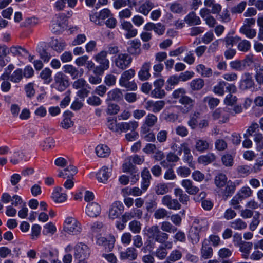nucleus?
I'll return each instance as SVG.
<instances>
[{"label": "nucleus", "mask_w": 263, "mask_h": 263, "mask_svg": "<svg viewBox=\"0 0 263 263\" xmlns=\"http://www.w3.org/2000/svg\"><path fill=\"white\" fill-rule=\"evenodd\" d=\"M101 207L96 202H91L88 203L86 209V213L90 217H96L101 212Z\"/></svg>", "instance_id": "nucleus-24"}, {"label": "nucleus", "mask_w": 263, "mask_h": 263, "mask_svg": "<svg viewBox=\"0 0 263 263\" xmlns=\"http://www.w3.org/2000/svg\"><path fill=\"white\" fill-rule=\"evenodd\" d=\"M216 159V156L213 153H208L206 155H201L198 158V161L200 164L208 165Z\"/></svg>", "instance_id": "nucleus-38"}, {"label": "nucleus", "mask_w": 263, "mask_h": 263, "mask_svg": "<svg viewBox=\"0 0 263 263\" xmlns=\"http://www.w3.org/2000/svg\"><path fill=\"white\" fill-rule=\"evenodd\" d=\"M254 86V82L252 73L249 72L244 73L239 82V88L242 90H246Z\"/></svg>", "instance_id": "nucleus-7"}, {"label": "nucleus", "mask_w": 263, "mask_h": 263, "mask_svg": "<svg viewBox=\"0 0 263 263\" xmlns=\"http://www.w3.org/2000/svg\"><path fill=\"white\" fill-rule=\"evenodd\" d=\"M228 178L223 173L218 174L214 178V183L216 187L221 189L225 186L228 183Z\"/></svg>", "instance_id": "nucleus-37"}, {"label": "nucleus", "mask_w": 263, "mask_h": 263, "mask_svg": "<svg viewBox=\"0 0 263 263\" xmlns=\"http://www.w3.org/2000/svg\"><path fill=\"white\" fill-rule=\"evenodd\" d=\"M107 126L108 128L114 132H118L120 130L119 123H117L116 118H107Z\"/></svg>", "instance_id": "nucleus-53"}, {"label": "nucleus", "mask_w": 263, "mask_h": 263, "mask_svg": "<svg viewBox=\"0 0 263 263\" xmlns=\"http://www.w3.org/2000/svg\"><path fill=\"white\" fill-rule=\"evenodd\" d=\"M184 21L189 26H196L201 24V21L194 12H190L184 18Z\"/></svg>", "instance_id": "nucleus-34"}, {"label": "nucleus", "mask_w": 263, "mask_h": 263, "mask_svg": "<svg viewBox=\"0 0 263 263\" xmlns=\"http://www.w3.org/2000/svg\"><path fill=\"white\" fill-rule=\"evenodd\" d=\"M151 67V63L150 62L143 63L138 73V78L141 81H144L149 79L151 77L149 72Z\"/></svg>", "instance_id": "nucleus-18"}, {"label": "nucleus", "mask_w": 263, "mask_h": 263, "mask_svg": "<svg viewBox=\"0 0 263 263\" xmlns=\"http://www.w3.org/2000/svg\"><path fill=\"white\" fill-rule=\"evenodd\" d=\"M181 185L189 195H195L199 191V188L195 186L191 180L183 179L181 181Z\"/></svg>", "instance_id": "nucleus-16"}, {"label": "nucleus", "mask_w": 263, "mask_h": 263, "mask_svg": "<svg viewBox=\"0 0 263 263\" xmlns=\"http://www.w3.org/2000/svg\"><path fill=\"white\" fill-rule=\"evenodd\" d=\"M209 143L206 140L203 139H198L196 142V149L200 152H203L208 149Z\"/></svg>", "instance_id": "nucleus-54"}, {"label": "nucleus", "mask_w": 263, "mask_h": 263, "mask_svg": "<svg viewBox=\"0 0 263 263\" xmlns=\"http://www.w3.org/2000/svg\"><path fill=\"white\" fill-rule=\"evenodd\" d=\"M203 3L204 6L210 8L211 13L213 14H219L221 11V5L217 3L215 0H204Z\"/></svg>", "instance_id": "nucleus-23"}, {"label": "nucleus", "mask_w": 263, "mask_h": 263, "mask_svg": "<svg viewBox=\"0 0 263 263\" xmlns=\"http://www.w3.org/2000/svg\"><path fill=\"white\" fill-rule=\"evenodd\" d=\"M107 52L101 51L93 57L95 60L98 63L100 66L104 68L108 69L109 67V61L106 58Z\"/></svg>", "instance_id": "nucleus-22"}, {"label": "nucleus", "mask_w": 263, "mask_h": 263, "mask_svg": "<svg viewBox=\"0 0 263 263\" xmlns=\"http://www.w3.org/2000/svg\"><path fill=\"white\" fill-rule=\"evenodd\" d=\"M230 226L234 230H242L247 228V224L241 219L238 218L231 222Z\"/></svg>", "instance_id": "nucleus-48"}, {"label": "nucleus", "mask_w": 263, "mask_h": 263, "mask_svg": "<svg viewBox=\"0 0 263 263\" xmlns=\"http://www.w3.org/2000/svg\"><path fill=\"white\" fill-rule=\"evenodd\" d=\"M238 247H239V251L242 253V257L245 259L248 258L251 250L253 248L252 242L244 241Z\"/></svg>", "instance_id": "nucleus-33"}, {"label": "nucleus", "mask_w": 263, "mask_h": 263, "mask_svg": "<svg viewBox=\"0 0 263 263\" xmlns=\"http://www.w3.org/2000/svg\"><path fill=\"white\" fill-rule=\"evenodd\" d=\"M133 59L128 53H119L114 60L115 65L120 69L124 70L131 64Z\"/></svg>", "instance_id": "nucleus-6"}, {"label": "nucleus", "mask_w": 263, "mask_h": 263, "mask_svg": "<svg viewBox=\"0 0 263 263\" xmlns=\"http://www.w3.org/2000/svg\"><path fill=\"white\" fill-rule=\"evenodd\" d=\"M141 176L142 178L141 188L144 191H145L149 186L150 181L152 178L150 172L147 168L143 169L141 173Z\"/></svg>", "instance_id": "nucleus-29"}, {"label": "nucleus", "mask_w": 263, "mask_h": 263, "mask_svg": "<svg viewBox=\"0 0 263 263\" xmlns=\"http://www.w3.org/2000/svg\"><path fill=\"white\" fill-rule=\"evenodd\" d=\"M213 255V250L209 243L207 239H204L202 242V246L200 249V258L206 260L211 258Z\"/></svg>", "instance_id": "nucleus-12"}, {"label": "nucleus", "mask_w": 263, "mask_h": 263, "mask_svg": "<svg viewBox=\"0 0 263 263\" xmlns=\"http://www.w3.org/2000/svg\"><path fill=\"white\" fill-rule=\"evenodd\" d=\"M51 74L52 71L49 68H46L41 71L40 77L45 83L49 84L52 81Z\"/></svg>", "instance_id": "nucleus-55"}, {"label": "nucleus", "mask_w": 263, "mask_h": 263, "mask_svg": "<svg viewBox=\"0 0 263 263\" xmlns=\"http://www.w3.org/2000/svg\"><path fill=\"white\" fill-rule=\"evenodd\" d=\"M147 233L150 238L154 239L156 241L163 243L169 238V235L161 231L158 226L153 225L147 229Z\"/></svg>", "instance_id": "nucleus-4"}, {"label": "nucleus", "mask_w": 263, "mask_h": 263, "mask_svg": "<svg viewBox=\"0 0 263 263\" xmlns=\"http://www.w3.org/2000/svg\"><path fill=\"white\" fill-rule=\"evenodd\" d=\"M54 140L52 137L46 138L41 144L43 150L47 151L54 147Z\"/></svg>", "instance_id": "nucleus-56"}, {"label": "nucleus", "mask_w": 263, "mask_h": 263, "mask_svg": "<svg viewBox=\"0 0 263 263\" xmlns=\"http://www.w3.org/2000/svg\"><path fill=\"white\" fill-rule=\"evenodd\" d=\"M96 153L99 157H106L109 156L110 154V149L106 145L100 144L96 147Z\"/></svg>", "instance_id": "nucleus-40"}, {"label": "nucleus", "mask_w": 263, "mask_h": 263, "mask_svg": "<svg viewBox=\"0 0 263 263\" xmlns=\"http://www.w3.org/2000/svg\"><path fill=\"white\" fill-rule=\"evenodd\" d=\"M252 194V191L249 187L245 186L242 187L237 193V194L242 199V200L249 197H250Z\"/></svg>", "instance_id": "nucleus-64"}, {"label": "nucleus", "mask_w": 263, "mask_h": 263, "mask_svg": "<svg viewBox=\"0 0 263 263\" xmlns=\"http://www.w3.org/2000/svg\"><path fill=\"white\" fill-rule=\"evenodd\" d=\"M151 96L153 98L162 99L165 97L166 92L162 88L155 87V88L151 91Z\"/></svg>", "instance_id": "nucleus-63"}, {"label": "nucleus", "mask_w": 263, "mask_h": 263, "mask_svg": "<svg viewBox=\"0 0 263 263\" xmlns=\"http://www.w3.org/2000/svg\"><path fill=\"white\" fill-rule=\"evenodd\" d=\"M138 122L136 121H131L129 122L119 123L120 131L126 132L128 130L131 132L135 130L138 127Z\"/></svg>", "instance_id": "nucleus-32"}, {"label": "nucleus", "mask_w": 263, "mask_h": 263, "mask_svg": "<svg viewBox=\"0 0 263 263\" xmlns=\"http://www.w3.org/2000/svg\"><path fill=\"white\" fill-rule=\"evenodd\" d=\"M182 257V252L179 250L174 249L171 252L166 259L173 263L181 259Z\"/></svg>", "instance_id": "nucleus-51"}, {"label": "nucleus", "mask_w": 263, "mask_h": 263, "mask_svg": "<svg viewBox=\"0 0 263 263\" xmlns=\"http://www.w3.org/2000/svg\"><path fill=\"white\" fill-rule=\"evenodd\" d=\"M234 32L229 33L224 38L221 39V41L223 42L225 44V46L226 47H232L233 45L240 41H241V38L238 36H233V34Z\"/></svg>", "instance_id": "nucleus-27"}, {"label": "nucleus", "mask_w": 263, "mask_h": 263, "mask_svg": "<svg viewBox=\"0 0 263 263\" xmlns=\"http://www.w3.org/2000/svg\"><path fill=\"white\" fill-rule=\"evenodd\" d=\"M165 104V101L164 100L148 101L146 103L145 107L147 109L151 110L154 113H158L164 107Z\"/></svg>", "instance_id": "nucleus-15"}, {"label": "nucleus", "mask_w": 263, "mask_h": 263, "mask_svg": "<svg viewBox=\"0 0 263 263\" xmlns=\"http://www.w3.org/2000/svg\"><path fill=\"white\" fill-rule=\"evenodd\" d=\"M170 189L167 183H159L155 187V193L158 195H163L169 192Z\"/></svg>", "instance_id": "nucleus-46"}, {"label": "nucleus", "mask_w": 263, "mask_h": 263, "mask_svg": "<svg viewBox=\"0 0 263 263\" xmlns=\"http://www.w3.org/2000/svg\"><path fill=\"white\" fill-rule=\"evenodd\" d=\"M70 112H65L64 114V119L61 123V126L63 128L68 129L73 125V121H71Z\"/></svg>", "instance_id": "nucleus-47"}, {"label": "nucleus", "mask_w": 263, "mask_h": 263, "mask_svg": "<svg viewBox=\"0 0 263 263\" xmlns=\"http://www.w3.org/2000/svg\"><path fill=\"white\" fill-rule=\"evenodd\" d=\"M143 215V212L141 210L133 208L130 212H125L122 216V221L127 222L132 218H137L141 219Z\"/></svg>", "instance_id": "nucleus-19"}, {"label": "nucleus", "mask_w": 263, "mask_h": 263, "mask_svg": "<svg viewBox=\"0 0 263 263\" xmlns=\"http://www.w3.org/2000/svg\"><path fill=\"white\" fill-rule=\"evenodd\" d=\"M22 160L25 161L28 160L25 154L22 152H16L14 153L12 157L10 159V162L13 164H17Z\"/></svg>", "instance_id": "nucleus-44"}, {"label": "nucleus", "mask_w": 263, "mask_h": 263, "mask_svg": "<svg viewBox=\"0 0 263 263\" xmlns=\"http://www.w3.org/2000/svg\"><path fill=\"white\" fill-rule=\"evenodd\" d=\"M77 167L73 165H69L65 168L63 171H59L58 175V177L63 178H72L77 173Z\"/></svg>", "instance_id": "nucleus-30"}, {"label": "nucleus", "mask_w": 263, "mask_h": 263, "mask_svg": "<svg viewBox=\"0 0 263 263\" xmlns=\"http://www.w3.org/2000/svg\"><path fill=\"white\" fill-rule=\"evenodd\" d=\"M70 85L69 79L63 72H58L54 76V82L52 87L59 91H63L69 87Z\"/></svg>", "instance_id": "nucleus-3"}, {"label": "nucleus", "mask_w": 263, "mask_h": 263, "mask_svg": "<svg viewBox=\"0 0 263 263\" xmlns=\"http://www.w3.org/2000/svg\"><path fill=\"white\" fill-rule=\"evenodd\" d=\"M162 204L170 210H178L181 209V205L176 199H172L170 195H167L162 198Z\"/></svg>", "instance_id": "nucleus-11"}, {"label": "nucleus", "mask_w": 263, "mask_h": 263, "mask_svg": "<svg viewBox=\"0 0 263 263\" xmlns=\"http://www.w3.org/2000/svg\"><path fill=\"white\" fill-rule=\"evenodd\" d=\"M199 116L200 113L198 112H195L191 115L187 124L192 129H195L197 126L198 119L199 118Z\"/></svg>", "instance_id": "nucleus-58"}, {"label": "nucleus", "mask_w": 263, "mask_h": 263, "mask_svg": "<svg viewBox=\"0 0 263 263\" xmlns=\"http://www.w3.org/2000/svg\"><path fill=\"white\" fill-rule=\"evenodd\" d=\"M197 71L203 77H210L213 71L211 68L206 67L203 64H199L196 66Z\"/></svg>", "instance_id": "nucleus-42"}, {"label": "nucleus", "mask_w": 263, "mask_h": 263, "mask_svg": "<svg viewBox=\"0 0 263 263\" xmlns=\"http://www.w3.org/2000/svg\"><path fill=\"white\" fill-rule=\"evenodd\" d=\"M154 7V4L153 3L147 1L139 7L138 12L146 16Z\"/></svg>", "instance_id": "nucleus-41"}, {"label": "nucleus", "mask_w": 263, "mask_h": 263, "mask_svg": "<svg viewBox=\"0 0 263 263\" xmlns=\"http://www.w3.org/2000/svg\"><path fill=\"white\" fill-rule=\"evenodd\" d=\"M236 184L231 180L228 181L225 185V188L221 191L222 199L226 200L229 197L232 196L236 190Z\"/></svg>", "instance_id": "nucleus-20"}, {"label": "nucleus", "mask_w": 263, "mask_h": 263, "mask_svg": "<svg viewBox=\"0 0 263 263\" xmlns=\"http://www.w3.org/2000/svg\"><path fill=\"white\" fill-rule=\"evenodd\" d=\"M124 210V207L122 203L120 201L114 202L109 210V218L112 219L118 218L123 213Z\"/></svg>", "instance_id": "nucleus-14"}, {"label": "nucleus", "mask_w": 263, "mask_h": 263, "mask_svg": "<svg viewBox=\"0 0 263 263\" xmlns=\"http://www.w3.org/2000/svg\"><path fill=\"white\" fill-rule=\"evenodd\" d=\"M229 109L227 108L216 109L213 113V118L215 120L219 119L220 121L226 123L229 118L230 112L228 111ZM231 114H233V112H231Z\"/></svg>", "instance_id": "nucleus-17"}, {"label": "nucleus", "mask_w": 263, "mask_h": 263, "mask_svg": "<svg viewBox=\"0 0 263 263\" xmlns=\"http://www.w3.org/2000/svg\"><path fill=\"white\" fill-rule=\"evenodd\" d=\"M194 230L199 232L206 231L209 228V223L205 219H195L193 222Z\"/></svg>", "instance_id": "nucleus-28"}, {"label": "nucleus", "mask_w": 263, "mask_h": 263, "mask_svg": "<svg viewBox=\"0 0 263 263\" xmlns=\"http://www.w3.org/2000/svg\"><path fill=\"white\" fill-rule=\"evenodd\" d=\"M119 256L121 260H129L133 261L137 258L138 251L135 247H130L125 251L120 252Z\"/></svg>", "instance_id": "nucleus-9"}, {"label": "nucleus", "mask_w": 263, "mask_h": 263, "mask_svg": "<svg viewBox=\"0 0 263 263\" xmlns=\"http://www.w3.org/2000/svg\"><path fill=\"white\" fill-rule=\"evenodd\" d=\"M77 80L74 81L72 84V87L76 89H82L84 87H87L88 88H91L89 84L87 83L85 80L83 78H80L77 79Z\"/></svg>", "instance_id": "nucleus-60"}, {"label": "nucleus", "mask_w": 263, "mask_h": 263, "mask_svg": "<svg viewBox=\"0 0 263 263\" xmlns=\"http://www.w3.org/2000/svg\"><path fill=\"white\" fill-rule=\"evenodd\" d=\"M74 257L77 258H88L91 254L90 248L83 242L78 243L73 248Z\"/></svg>", "instance_id": "nucleus-5"}, {"label": "nucleus", "mask_w": 263, "mask_h": 263, "mask_svg": "<svg viewBox=\"0 0 263 263\" xmlns=\"http://www.w3.org/2000/svg\"><path fill=\"white\" fill-rule=\"evenodd\" d=\"M174 195L178 198L179 203L183 204H187L190 201V196L180 188H175L174 189Z\"/></svg>", "instance_id": "nucleus-31"}, {"label": "nucleus", "mask_w": 263, "mask_h": 263, "mask_svg": "<svg viewBox=\"0 0 263 263\" xmlns=\"http://www.w3.org/2000/svg\"><path fill=\"white\" fill-rule=\"evenodd\" d=\"M66 44L65 41L62 40H53L51 42V47L52 49L57 52L60 53L64 50Z\"/></svg>", "instance_id": "nucleus-45"}, {"label": "nucleus", "mask_w": 263, "mask_h": 263, "mask_svg": "<svg viewBox=\"0 0 263 263\" xmlns=\"http://www.w3.org/2000/svg\"><path fill=\"white\" fill-rule=\"evenodd\" d=\"M172 98L178 100L181 105L180 110L182 114H187L192 111L195 105V100L186 95V90L184 88H179L173 91Z\"/></svg>", "instance_id": "nucleus-1"}, {"label": "nucleus", "mask_w": 263, "mask_h": 263, "mask_svg": "<svg viewBox=\"0 0 263 263\" xmlns=\"http://www.w3.org/2000/svg\"><path fill=\"white\" fill-rule=\"evenodd\" d=\"M158 122V118L156 116L152 113H149L145 117V120L141 128L143 132L146 133L151 130V128L153 127Z\"/></svg>", "instance_id": "nucleus-13"}, {"label": "nucleus", "mask_w": 263, "mask_h": 263, "mask_svg": "<svg viewBox=\"0 0 263 263\" xmlns=\"http://www.w3.org/2000/svg\"><path fill=\"white\" fill-rule=\"evenodd\" d=\"M204 85V81L201 78L193 80L190 84V88L192 90L197 91L201 89Z\"/></svg>", "instance_id": "nucleus-50"}, {"label": "nucleus", "mask_w": 263, "mask_h": 263, "mask_svg": "<svg viewBox=\"0 0 263 263\" xmlns=\"http://www.w3.org/2000/svg\"><path fill=\"white\" fill-rule=\"evenodd\" d=\"M110 172L108 167L103 166L96 174V177L98 181L105 183L110 177Z\"/></svg>", "instance_id": "nucleus-35"}, {"label": "nucleus", "mask_w": 263, "mask_h": 263, "mask_svg": "<svg viewBox=\"0 0 263 263\" xmlns=\"http://www.w3.org/2000/svg\"><path fill=\"white\" fill-rule=\"evenodd\" d=\"M232 255V251L227 248L220 249L218 252L219 259H228Z\"/></svg>", "instance_id": "nucleus-61"}, {"label": "nucleus", "mask_w": 263, "mask_h": 263, "mask_svg": "<svg viewBox=\"0 0 263 263\" xmlns=\"http://www.w3.org/2000/svg\"><path fill=\"white\" fill-rule=\"evenodd\" d=\"M161 231L164 233H174L177 230V228L173 225L170 222L164 221L160 223Z\"/></svg>", "instance_id": "nucleus-39"}, {"label": "nucleus", "mask_w": 263, "mask_h": 263, "mask_svg": "<svg viewBox=\"0 0 263 263\" xmlns=\"http://www.w3.org/2000/svg\"><path fill=\"white\" fill-rule=\"evenodd\" d=\"M23 77V70L18 68L10 76V81L14 83H18L22 79Z\"/></svg>", "instance_id": "nucleus-62"}, {"label": "nucleus", "mask_w": 263, "mask_h": 263, "mask_svg": "<svg viewBox=\"0 0 263 263\" xmlns=\"http://www.w3.org/2000/svg\"><path fill=\"white\" fill-rule=\"evenodd\" d=\"M226 82L220 81L213 87V92L220 96H222L224 94V88H226Z\"/></svg>", "instance_id": "nucleus-52"}, {"label": "nucleus", "mask_w": 263, "mask_h": 263, "mask_svg": "<svg viewBox=\"0 0 263 263\" xmlns=\"http://www.w3.org/2000/svg\"><path fill=\"white\" fill-rule=\"evenodd\" d=\"M239 32L247 38L253 39L256 35V31L250 27L242 26L240 28Z\"/></svg>", "instance_id": "nucleus-49"}, {"label": "nucleus", "mask_w": 263, "mask_h": 263, "mask_svg": "<svg viewBox=\"0 0 263 263\" xmlns=\"http://www.w3.org/2000/svg\"><path fill=\"white\" fill-rule=\"evenodd\" d=\"M123 97L122 90L119 88H115L108 92L106 101L120 102L123 99Z\"/></svg>", "instance_id": "nucleus-25"}, {"label": "nucleus", "mask_w": 263, "mask_h": 263, "mask_svg": "<svg viewBox=\"0 0 263 263\" xmlns=\"http://www.w3.org/2000/svg\"><path fill=\"white\" fill-rule=\"evenodd\" d=\"M63 231L70 235H78L82 231V227L77 219L68 217L63 223Z\"/></svg>", "instance_id": "nucleus-2"}, {"label": "nucleus", "mask_w": 263, "mask_h": 263, "mask_svg": "<svg viewBox=\"0 0 263 263\" xmlns=\"http://www.w3.org/2000/svg\"><path fill=\"white\" fill-rule=\"evenodd\" d=\"M135 75V71L133 69H130L129 70L124 71L121 76L119 79V84L121 85L129 81L132 78H133Z\"/></svg>", "instance_id": "nucleus-36"}, {"label": "nucleus", "mask_w": 263, "mask_h": 263, "mask_svg": "<svg viewBox=\"0 0 263 263\" xmlns=\"http://www.w3.org/2000/svg\"><path fill=\"white\" fill-rule=\"evenodd\" d=\"M62 69L63 72L69 74L73 80L81 78L84 73L83 69L76 67L72 65H65Z\"/></svg>", "instance_id": "nucleus-8"}, {"label": "nucleus", "mask_w": 263, "mask_h": 263, "mask_svg": "<svg viewBox=\"0 0 263 263\" xmlns=\"http://www.w3.org/2000/svg\"><path fill=\"white\" fill-rule=\"evenodd\" d=\"M180 82L179 78L177 75L170 76L166 81L167 85L165 86V89L167 91L172 90L175 86L178 85Z\"/></svg>", "instance_id": "nucleus-43"}, {"label": "nucleus", "mask_w": 263, "mask_h": 263, "mask_svg": "<svg viewBox=\"0 0 263 263\" xmlns=\"http://www.w3.org/2000/svg\"><path fill=\"white\" fill-rule=\"evenodd\" d=\"M141 42L138 39L131 42L130 46L127 48V51L129 55L138 56L141 53Z\"/></svg>", "instance_id": "nucleus-26"}, {"label": "nucleus", "mask_w": 263, "mask_h": 263, "mask_svg": "<svg viewBox=\"0 0 263 263\" xmlns=\"http://www.w3.org/2000/svg\"><path fill=\"white\" fill-rule=\"evenodd\" d=\"M163 244L164 246H160L154 253V255L160 260H163L166 258L168 254L166 249H171L173 245V242L167 240Z\"/></svg>", "instance_id": "nucleus-10"}, {"label": "nucleus", "mask_w": 263, "mask_h": 263, "mask_svg": "<svg viewBox=\"0 0 263 263\" xmlns=\"http://www.w3.org/2000/svg\"><path fill=\"white\" fill-rule=\"evenodd\" d=\"M199 233V232L194 230L193 228L190 230L188 237L193 244H197L199 241L200 238Z\"/></svg>", "instance_id": "nucleus-59"}, {"label": "nucleus", "mask_w": 263, "mask_h": 263, "mask_svg": "<svg viewBox=\"0 0 263 263\" xmlns=\"http://www.w3.org/2000/svg\"><path fill=\"white\" fill-rule=\"evenodd\" d=\"M229 64L231 68L235 71H242L245 69L243 62L240 60L232 61Z\"/></svg>", "instance_id": "nucleus-57"}, {"label": "nucleus", "mask_w": 263, "mask_h": 263, "mask_svg": "<svg viewBox=\"0 0 263 263\" xmlns=\"http://www.w3.org/2000/svg\"><path fill=\"white\" fill-rule=\"evenodd\" d=\"M52 198L56 203H62L67 200V195L63 192L62 187L57 186L54 188Z\"/></svg>", "instance_id": "nucleus-21"}]
</instances>
